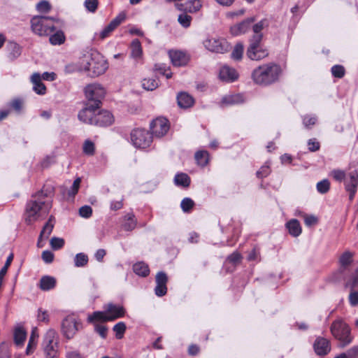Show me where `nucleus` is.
Returning a JSON list of instances; mask_svg holds the SVG:
<instances>
[{
	"label": "nucleus",
	"instance_id": "nucleus-1",
	"mask_svg": "<svg viewBox=\"0 0 358 358\" xmlns=\"http://www.w3.org/2000/svg\"><path fill=\"white\" fill-rule=\"evenodd\" d=\"M52 191V188H47L45 190L42 189L41 192L33 195L31 199L27 203L24 220L27 224H32L49 213L51 208V203L47 199V197L51 194Z\"/></svg>",
	"mask_w": 358,
	"mask_h": 358
},
{
	"label": "nucleus",
	"instance_id": "nucleus-2",
	"mask_svg": "<svg viewBox=\"0 0 358 358\" xmlns=\"http://www.w3.org/2000/svg\"><path fill=\"white\" fill-rule=\"evenodd\" d=\"M80 68L82 70L88 71L92 76L96 77L103 74L108 66L103 55L94 51L82 58Z\"/></svg>",
	"mask_w": 358,
	"mask_h": 358
},
{
	"label": "nucleus",
	"instance_id": "nucleus-3",
	"mask_svg": "<svg viewBox=\"0 0 358 358\" xmlns=\"http://www.w3.org/2000/svg\"><path fill=\"white\" fill-rule=\"evenodd\" d=\"M280 73L279 66L274 64L262 65L255 69L252 74L254 82L258 85H269L278 80Z\"/></svg>",
	"mask_w": 358,
	"mask_h": 358
},
{
	"label": "nucleus",
	"instance_id": "nucleus-4",
	"mask_svg": "<svg viewBox=\"0 0 358 358\" xmlns=\"http://www.w3.org/2000/svg\"><path fill=\"white\" fill-rule=\"evenodd\" d=\"M330 331L332 336L340 342L341 348L347 346L352 341L353 337L351 335V329L341 318H338L332 322Z\"/></svg>",
	"mask_w": 358,
	"mask_h": 358
},
{
	"label": "nucleus",
	"instance_id": "nucleus-5",
	"mask_svg": "<svg viewBox=\"0 0 358 358\" xmlns=\"http://www.w3.org/2000/svg\"><path fill=\"white\" fill-rule=\"evenodd\" d=\"M55 18L36 15L31 20V27L33 32L40 36H47L55 31Z\"/></svg>",
	"mask_w": 358,
	"mask_h": 358
},
{
	"label": "nucleus",
	"instance_id": "nucleus-6",
	"mask_svg": "<svg viewBox=\"0 0 358 358\" xmlns=\"http://www.w3.org/2000/svg\"><path fill=\"white\" fill-rule=\"evenodd\" d=\"M131 141L133 145L139 149H145L149 147L152 141V135L145 129H135L130 134Z\"/></svg>",
	"mask_w": 358,
	"mask_h": 358
},
{
	"label": "nucleus",
	"instance_id": "nucleus-7",
	"mask_svg": "<svg viewBox=\"0 0 358 358\" xmlns=\"http://www.w3.org/2000/svg\"><path fill=\"white\" fill-rule=\"evenodd\" d=\"M260 36H252L247 50V56L252 60H260L268 55L266 48L261 45Z\"/></svg>",
	"mask_w": 358,
	"mask_h": 358
},
{
	"label": "nucleus",
	"instance_id": "nucleus-8",
	"mask_svg": "<svg viewBox=\"0 0 358 358\" xmlns=\"http://www.w3.org/2000/svg\"><path fill=\"white\" fill-rule=\"evenodd\" d=\"M85 93L88 100L87 103H92L94 105L100 106L101 100L105 96L106 90L101 85L92 83L85 87Z\"/></svg>",
	"mask_w": 358,
	"mask_h": 358
},
{
	"label": "nucleus",
	"instance_id": "nucleus-9",
	"mask_svg": "<svg viewBox=\"0 0 358 358\" xmlns=\"http://www.w3.org/2000/svg\"><path fill=\"white\" fill-rule=\"evenodd\" d=\"M43 346L46 358H55L57 356V339L55 331L50 329L46 332Z\"/></svg>",
	"mask_w": 358,
	"mask_h": 358
},
{
	"label": "nucleus",
	"instance_id": "nucleus-10",
	"mask_svg": "<svg viewBox=\"0 0 358 358\" xmlns=\"http://www.w3.org/2000/svg\"><path fill=\"white\" fill-rule=\"evenodd\" d=\"M205 48L210 52L224 53L230 49L229 43L223 38H207L203 41Z\"/></svg>",
	"mask_w": 358,
	"mask_h": 358
},
{
	"label": "nucleus",
	"instance_id": "nucleus-11",
	"mask_svg": "<svg viewBox=\"0 0 358 358\" xmlns=\"http://www.w3.org/2000/svg\"><path fill=\"white\" fill-rule=\"evenodd\" d=\"M345 189L349 193L350 200L355 196L358 187V166L348 173V178L344 181Z\"/></svg>",
	"mask_w": 358,
	"mask_h": 358
},
{
	"label": "nucleus",
	"instance_id": "nucleus-12",
	"mask_svg": "<svg viewBox=\"0 0 358 358\" xmlns=\"http://www.w3.org/2000/svg\"><path fill=\"white\" fill-rule=\"evenodd\" d=\"M169 128V121L164 117L156 118L150 123L152 135L156 138H161L166 135Z\"/></svg>",
	"mask_w": 358,
	"mask_h": 358
},
{
	"label": "nucleus",
	"instance_id": "nucleus-13",
	"mask_svg": "<svg viewBox=\"0 0 358 358\" xmlns=\"http://www.w3.org/2000/svg\"><path fill=\"white\" fill-rule=\"evenodd\" d=\"M99 108L100 106L94 105L92 103H87L85 107L78 115L79 120L83 123L92 124Z\"/></svg>",
	"mask_w": 358,
	"mask_h": 358
},
{
	"label": "nucleus",
	"instance_id": "nucleus-14",
	"mask_svg": "<svg viewBox=\"0 0 358 358\" xmlns=\"http://www.w3.org/2000/svg\"><path fill=\"white\" fill-rule=\"evenodd\" d=\"M113 122L114 118L111 113L107 110L99 111V110L91 125L107 127L111 125Z\"/></svg>",
	"mask_w": 358,
	"mask_h": 358
},
{
	"label": "nucleus",
	"instance_id": "nucleus-15",
	"mask_svg": "<svg viewBox=\"0 0 358 358\" xmlns=\"http://www.w3.org/2000/svg\"><path fill=\"white\" fill-rule=\"evenodd\" d=\"M184 3H178L176 8L181 11L194 13L200 10L202 7L201 0H183Z\"/></svg>",
	"mask_w": 358,
	"mask_h": 358
},
{
	"label": "nucleus",
	"instance_id": "nucleus-16",
	"mask_svg": "<svg viewBox=\"0 0 358 358\" xmlns=\"http://www.w3.org/2000/svg\"><path fill=\"white\" fill-rule=\"evenodd\" d=\"M156 287L155 288V293L157 296H163L167 292L166 283L168 282V278L166 274L160 271L158 272L155 278Z\"/></svg>",
	"mask_w": 358,
	"mask_h": 358
},
{
	"label": "nucleus",
	"instance_id": "nucleus-17",
	"mask_svg": "<svg viewBox=\"0 0 358 358\" xmlns=\"http://www.w3.org/2000/svg\"><path fill=\"white\" fill-rule=\"evenodd\" d=\"M62 328L64 335L68 339L73 338L78 331L76 319L72 317L65 318L62 322Z\"/></svg>",
	"mask_w": 358,
	"mask_h": 358
},
{
	"label": "nucleus",
	"instance_id": "nucleus-18",
	"mask_svg": "<svg viewBox=\"0 0 358 358\" xmlns=\"http://www.w3.org/2000/svg\"><path fill=\"white\" fill-rule=\"evenodd\" d=\"M313 348L317 355L324 356L331 350L330 342L328 339L319 336L313 343Z\"/></svg>",
	"mask_w": 358,
	"mask_h": 358
},
{
	"label": "nucleus",
	"instance_id": "nucleus-19",
	"mask_svg": "<svg viewBox=\"0 0 358 358\" xmlns=\"http://www.w3.org/2000/svg\"><path fill=\"white\" fill-rule=\"evenodd\" d=\"M169 56L173 65L175 66H185L189 62V57L185 52L180 50H170Z\"/></svg>",
	"mask_w": 358,
	"mask_h": 358
},
{
	"label": "nucleus",
	"instance_id": "nucleus-20",
	"mask_svg": "<svg viewBox=\"0 0 358 358\" xmlns=\"http://www.w3.org/2000/svg\"><path fill=\"white\" fill-rule=\"evenodd\" d=\"M244 102L243 96L241 94H227L224 96L220 103L221 107H227Z\"/></svg>",
	"mask_w": 358,
	"mask_h": 358
},
{
	"label": "nucleus",
	"instance_id": "nucleus-21",
	"mask_svg": "<svg viewBox=\"0 0 358 358\" xmlns=\"http://www.w3.org/2000/svg\"><path fill=\"white\" fill-rule=\"evenodd\" d=\"M254 19L252 17L248 18L241 22L232 26L230 29L232 35L238 36L245 34L249 30L251 24L253 23Z\"/></svg>",
	"mask_w": 358,
	"mask_h": 358
},
{
	"label": "nucleus",
	"instance_id": "nucleus-22",
	"mask_svg": "<svg viewBox=\"0 0 358 358\" xmlns=\"http://www.w3.org/2000/svg\"><path fill=\"white\" fill-rule=\"evenodd\" d=\"M108 319L113 321L117 318L122 317L125 314L124 308L121 306L109 303L106 308Z\"/></svg>",
	"mask_w": 358,
	"mask_h": 358
},
{
	"label": "nucleus",
	"instance_id": "nucleus-23",
	"mask_svg": "<svg viewBox=\"0 0 358 358\" xmlns=\"http://www.w3.org/2000/svg\"><path fill=\"white\" fill-rule=\"evenodd\" d=\"M219 77L223 81L231 83L238 78V73L234 69L223 66L220 70Z\"/></svg>",
	"mask_w": 358,
	"mask_h": 358
},
{
	"label": "nucleus",
	"instance_id": "nucleus-24",
	"mask_svg": "<svg viewBox=\"0 0 358 358\" xmlns=\"http://www.w3.org/2000/svg\"><path fill=\"white\" fill-rule=\"evenodd\" d=\"M30 80L33 84V90L37 94L44 95L46 93V87L41 81V76L39 73H34Z\"/></svg>",
	"mask_w": 358,
	"mask_h": 358
},
{
	"label": "nucleus",
	"instance_id": "nucleus-25",
	"mask_svg": "<svg viewBox=\"0 0 358 358\" xmlns=\"http://www.w3.org/2000/svg\"><path fill=\"white\" fill-rule=\"evenodd\" d=\"M55 225V218L52 215H51L48 222L45 223V224L43 226L42 231H41L38 241V245L39 247H41V241L42 238H44L45 239L48 238L49 236L51 234L52 229L54 228Z\"/></svg>",
	"mask_w": 358,
	"mask_h": 358
},
{
	"label": "nucleus",
	"instance_id": "nucleus-26",
	"mask_svg": "<svg viewBox=\"0 0 358 358\" xmlns=\"http://www.w3.org/2000/svg\"><path fill=\"white\" fill-rule=\"evenodd\" d=\"M178 106L182 108H187L193 106L194 100L186 92H180L177 96Z\"/></svg>",
	"mask_w": 358,
	"mask_h": 358
},
{
	"label": "nucleus",
	"instance_id": "nucleus-27",
	"mask_svg": "<svg viewBox=\"0 0 358 358\" xmlns=\"http://www.w3.org/2000/svg\"><path fill=\"white\" fill-rule=\"evenodd\" d=\"M56 279L50 275L43 276L39 282V287L43 291H49L55 288Z\"/></svg>",
	"mask_w": 358,
	"mask_h": 358
},
{
	"label": "nucleus",
	"instance_id": "nucleus-28",
	"mask_svg": "<svg viewBox=\"0 0 358 358\" xmlns=\"http://www.w3.org/2000/svg\"><path fill=\"white\" fill-rule=\"evenodd\" d=\"M130 49L131 57L136 61H138L142 57L143 55L141 44L138 39H134L132 41Z\"/></svg>",
	"mask_w": 358,
	"mask_h": 358
},
{
	"label": "nucleus",
	"instance_id": "nucleus-29",
	"mask_svg": "<svg viewBox=\"0 0 358 358\" xmlns=\"http://www.w3.org/2000/svg\"><path fill=\"white\" fill-rule=\"evenodd\" d=\"M286 227L289 234L294 237H297L301 234V227L299 222L296 219H292L287 222Z\"/></svg>",
	"mask_w": 358,
	"mask_h": 358
},
{
	"label": "nucleus",
	"instance_id": "nucleus-30",
	"mask_svg": "<svg viewBox=\"0 0 358 358\" xmlns=\"http://www.w3.org/2000/svg\"><path fill=\"white\" fill-rule=\"evenodd\" d=\"M49 36V41L53 45H62L66 40L65 35L62 30H57L55 33L50 34Z\"/></svg>",
	"mask_w": 358,
	"mask_h": 358
},
{
	"label": "nucleus",
	"instance_id": "nucleus-31",
	"mask_svg": "<svg viewBox=\"0 0 358 358\" xmlns=\"http://www.w3.org/2000/svg\"><path fill=\"white\" fill-rule=\"evenodd\" d=\"M133 271L136 275L141 277H146L150 273L148 265L142 262L134 264Z\"/></svg>",
	"mask_w": 358,
	"mask_h": 358
},
{
	"label": "nucleus",
	"instance_id": "nucleus-32",
	"mask_svg": "<svg viewBox=\"0 0 358 358\" xmlns=\"http://www.w3.org/2000/svg\"><path fill=\"white\" fill-rule=\"evenodd\" d=\"M136 226V220L133 213H128L124 217V223L122 224V228L125 231H132Z\"/></svg>",
	"mask_w": 358,
	"mask_h": 358
},
{
	"label": "nucleus",
	"instance_id": "nucleus-33",
	"mask_svg": "<svg viewBox=\"0 0 358 358\" xmlns=\"http://www.w3.org/2000/svg\"><path fill=\"white\" fill-rule=\"evenodd\" d=\"M87 321L89 322L94 323L95 322H107L110 321L108 319V315L106 313V310L105 312L102 311H95L92 315H89L87 317Z\"/></svg>",
	"mask_w": 358,
	"mask_h": 358
},
{
	"label": "nucleus",
	"instance_id": "nucleus-34",
	"mask_svg": "<svg viewBox=\"0 0 358 358\" xmlns=\"http://www.w3.org/2000/svg\"><path fill=\"white\" fill-rule=\"evenodd\" d=\"M174 182L178 186L187 187L190 184V178L186 173H178L174 178Z\"/></svg>",
	"mask_w": 358,
	"mask_h": 358
},
{
	"label": "nucleus",
	"instance_id": "nucleus-35",
	"mask_svg": "<svg viewBox=\"0 0 358 358\" xmlns=\"http://www.w3.org/2000/svg\"><path fill=\"white\" fill-rule=\"evenodd\" d=\"M27 334L24 329L17 327L14 332V342L16 345L21 346L26 339Z\"/></svg>",
	"mask_w": 358,
	"mask_h": 358
},
{
	"label": "nucleus",
	"instance_id": "nucleus-36",
	"mask_svg": "<svg viewBox=\"0 0 358 358\" xmlns=\"http://www.w3.org/2000/svg\"><path fill=\"white\" fill-rule=\"evenodd\" d=\"M347 287H350V293L349 295V302L352 306L358 305V287H352V282L350 281L346 284Z\"/></svg>",
	"mask_w": 358,
	"mask_h": 358
},
{
	"label": "nucleus",
	"instance_id": "nucleus-37",
	"mask_svg": "<svg viewBox=\"0 0 358 358\" xmlns=\"http://www.w3.org/2000/svg\"><path fill=\"white\" fill-rule=\"evenodd\" d=\"M126 15L124 13H120L115 18H114L107 26V29L112 32L117 28L122 22L124 21Z\"/></svg>",
	"mask_w": 358,
	"mask_h": 358
},
{
	"label": "nucleus",
	"instance_id": "nucleus-38",
	"mask_svg": "<svg viewBox=\"0 0 358 358\" xmlns=\"http://www.w3.org/2000/svg\"><path fill=\"white\" fill-rule=\"evenodd\" d=\"M195 159L199 165L201 166H206L208 162V152L203 150L196 152Z\"/></svg>",
	"mask_w": 358,
	"mask_h": 358
},
{
	"label": "nucleus",
	"instance_id": "nucleus-39",
	"mask_svg": "<svg viewBox=\"0 0 358 358\" xmlns=\"http://www.w3.org/2000/svg\"><path fill=\"white\" fill-rule=\"evenodd\" d=\"M158 85V81L155 78H145L142 80V87L148 91L155 90Z\"/></svg>",
	"mask_w": 358,
	"mask_h": 358
},
{
	"label": "nucleus",
	"instance_id": "nucleus-40",
	"mask_svg": "<svg viewBox=\"0 0 358 358\" xmlns=\"http://www.w3.org/2000/svg\"><path fill=\"white\" fill-rule=\"evenodd\" d=\"M330 176L338 182L345 181L348 177V173L341 169H334L331 171Z\"/></svg>",
	"mask_w": 358,
	"mask_h": 358
},
{
	"label": "nucleus",
	"instance_id": "nucleus-41",
	"mask_svg": "<svg viewBox=\"0 0 358 358\" xmlns=\"http://www.w3.org/2000/svg\"><path fill=\"white\" fill-rule=\"evenodd\" d=\"M88 262V257L85 254L80 252L74 257V264L76 267H83Z\"/></svg>",
	"mask_w": 358,
	"mask_h": 358
},
{
	"label": "nucleus",
	"instance_id": "nucleus-42",
	"mask_svg": "<svg viewBox=\"0 0 358 358\" xmlns=\"http://www.w3.org/2000/svg\"><path fill=\"white\" fill-rule=\"evenodd\" d=\"M117 339H121L126 331V324L123 322L117 323L113 328Z\"/></svg>",
	"mask_w": 358,
	"mask_h": 358
},
{
	"label": "nucleus",
	"instance_id": "nucleus-43",
	"mask_svg": "<svg viewBox=\"0 0 358 358\" xmlns=\"http://www.w3.org/2000/svg\"><path fill=\"white\" fill-rule=\"evenodd\" d=\"M266 25V21L265 20H262L259 21V22L256 23L252 26V31L254 32V34L252 36H260V41L262 40V31L264 29V27Z\"/></svg>",
	"mask_w": 358,
	"mask_h": 358
},
{
	"label": "nucleus",
	"instance_id": "nucleus-44",
	"mask_svg": "<svg viewBox=\"0 0 358 358\" xmlns=\"http://www.w3.org/2000/svg\"><path fill=\"white\" fill-rule=\"evenodd\" d=\"M83 152L87 155H93L95 151L94 143L89 139L85 141L83 146Z\"/></svg>",
	"mask_w": 358,
	"mask_h": 358
},
{
	"label": "nucleus",
	"instance_id": "nucleus-45",
	"mask_svg": "<svg viewBox=\"0 0 358 358\" xmlns=\"http://www.w3.org/2000/svg\"><path fill=\"white\" fill-rule=\"evenodd\" d=\"M352 254L349 251H346L344 253H343L339 259V262L341 265L343 267L349 266L352 263Z\"/></svg>",
	"mask_w": 358,
	"mask_h": 358
},
{
	"label": "nucleus",
	"instance_id": "nucleus-46",
	"mask_svg": "<svg viewBox=\"0 0 358 358\" xmlns=\"http://www.w3.org/2000/svg\"><path fill=\"white\" fill-rule=\"evenodd\" d=\"M317 120V118L316 115H306L302 117L303 124L307 129H310L311 127L314 126Z\"/></svg>",
	"mask_w": 358,
	"mask_h": 358
},
{
	"label": "nucleus",
	"instance_id": "nucleus-47",
	"mask_svg": "<svg viewBox=\"0 0 358 358\" xmlns=\"http://www.w3.org/2000/svg\"><path fill=\"white\" fill-rule=\"evenodd\" d=\"M192 18L190 15H188L187 13L184 12L178 15V22L185 28H187L190 26Z\"/></svg>",
	"mask_w": 358,
	"mask_h": 358
},
{
	"label": "nucleus",
	"instance_id": "nucleus-48",
	"mask_svg": "<svg viewBox=\"0 0 358 358\" xmlns=\"http://www.w3.org/2000/svg\"><path fill=\"white\" fill-rule=\"evenodd\" d=\"M317 190L320 194L327 193L330 188V182L327 179H324L317 183Z\"/></svg>",
	"mask_w": 358,
	"mask_h": 358
},
{
	"label": "nucleus",
	"instance_id": "nucleus-49",
	"mask_svg": "<svg viewBox=\"0 0 358 358\" xmlns=\"http://www.w3.org/2000/svg\"><path fill=\"white\" fill-rule=\"evenodd\" d=\"M331 73L334 77L337 78H342L345 73V68L342 65H334L331 69Z\"/></svg>",
	"mask_w": 358,
	"mask_h": 358
},
{
	"label": "nucleus",
	"instance_id": "nucleus-50",
	"mask_svg": "<svg viewBox=\"0 0 358 358\" xmlns=\"http://www.w3.org/2000/svg\"><path fill=\"white\" fill-rule=\"evenodd\" d=\"M194 205V201L188 197L183 199L180 203V207L183 212L188 213Z\"/></svg>",
	"mask_w": 358,
	"mask_h": 358
},
{
	"label": "nucleus",
	"instance_id": "nucleus-51",
	"mask_svg": "<svg viewBox=\"0 0 358 358\" xmlns=\"http://www.w3.org/2000/svg\"><path fill=\"white\" fill-rule=\"evenodd\" d=\"M243 52V45L241 43H238L235 45L231 52V58L236 60H239L242 58Z\"/></svg>",
	"mask_w": 358,
	"mask_h": 358
},
{
	"label": "nucleus",
	"instance_id": "nucleus-52",
	"mask_svg": "<svg viewBox=\"0 0 358 358\" xmlns=\"http://www.w3.org/2000/svg\"><path fill=\"white\" fill-rule=\"evenodd\" d=\"M50 243L51 248L53 250H57L61 249L64 246V240L62 238L52 237L50 239Z\"/></svg>",
	"mask_w": 358,
	"mask_h": 358
},
{
	"label": "nucleus",
	"instance_id": "nucleus-53",
	"mask_svg": "<svg viewBox=\"0 0 358 358\" xmlns=\"http://www.w3.org/2000/svg\"><path fill=\"white\" fill-rule=\"evenodd\" d=\"M51 9V6L48 1H41L36 4V10L39 13H48Z\"/></svg>",
	"mask_w": 358,
	"mask_h": 358
},
{
	"label": "nucleus",
	"instance_id": "nucleus-54",
	"mask_svg": "<svg viewBox=\"0 0 358 358\" xmlns=\"http://www.w3.org/2000/svg\"><path fill=\"white\" fill-rule=\"evenodd\" d=\"M81 182V178H77L73 182L72 186L68 192V194L70 196H74L78 192Z\"/></svg>",
	"mask_w": 358,
	"mask_h": 358
},
{
	"label": "nucleus",
	"instance_id": "nucleus-55",
	"mask_svg": "<svg viewBox=\"0 0 358 358\" xmlns=\"http://www.w3.org/2000/svg\"><path fill=\"white\" fill-rule=\"evenodd\" d=\"M94 331L102 338H106L108 334V328L102 324H94Z\"/></svg>",
	"mask_w": 358,
	"mask_h": 358
},
{
	"label": "nucleus",
	"instance_id": "nucleus-56",
	"mask_svg": "<svg viewBox=\"0 0 358 358\" xmlns=\"http://www.w3.org/2000/svg\"><path fill=\"white\" fill-rule=\"evenodd\" d=\"M38 337V335L35 334V332L33 331L29 340V343L27 347V354L29 355L31 352V349L34 348L36 346V338Z\"/></svg>",
	"mask_w": 358,
	"mask_h": 358
},
{
	"label": "nucleus",
	"instance_id": "nucleus-57",
	"mask_svg": "<svg viewBox=\"0 0 358 358\" xmlns=\"http://www.w3.org/2000/svg\"><path fill=\"white\" fill-rule=\"evenodd\" d=\"M13 258V255H10V256H8L6 259V262L5 263V265L0 270V281L1 282L3 279V278L4 277V275L6 274L8 268L10 265Z\"/></svg>",
	"mask_w": 358,
	"mask_h": 358
},
{
	"label": "nucleus",
	"instance_id": "nucleus-58",
	"mask_svg": "<svg viewBox=\"0 0 358 358\" xmlns=\"http://www.w3.org/2000/svg\"><path fill=\"white\" fill-rule=\"evenodd\" d=\"M241 255L238 252H234L227 257V261L236 265L241 262Z\"/></svg>",
	"mask_w": 358,
	"mask_h": 358
},
{
	"label": "nucleus",
	"instance_id": "nucleus-59",
	"mask_svg": "<svg viewBox=\"0 0 358 358\" xmlns=\"http://www.w3.org/2000/svg\"><path fill=\"white\" fill-rule=\"evenodd\" d=\"M10 48L11 50L10 55L13 56V58H17L21 54V48L16 43H12L10 45Z\"/></svg>",
	"mask_w": 358,
	"mask_h": 358
},
{
	"label": "nucleus",
	"instance_id": "nucleus-60",
	"mask_svg": "<svg viewBox=\"0 0 358 358\" xmlns=\"http://www.w3.org/2000/svg\"><path fill=\"white\" fill-rule=\"evenodd\" d=\"M303 217L304 218L305 224L308 227L315 225L317 222V218L314 215H308L306 214H303Z\"/></svg>",
	"mask_w": 358,
	"mask_h": 358
},
{
	"label": "nucleus",
	"instance_id": "nucleus-61",
	"mask_svg": "<svg viewBox=\"0 0 358 358\" xmlns=\"http://www.w3.org/2000/svg\"><path fill=\"white\" fill-rule=\"evenodd\" d=\"M92 213V208L89 206H82L79 210V214L81 217L88 218Z\"/></svg>",
	"mask_w": 358,
	"mask_h": 358
},
{
	"label": "nucleus",
	"instance_id": "nucleus-62",
	"mask_svg": "<svg viewBox=\"0 0 358 358\" xmlns=\"http://www.w3.org/2000/svg\"><path fill=\"white\" fill-rule=\"evenodd\" d=\"M85 6L89 11L94 12L97 8L98 1H96V0H85Z\"/></svg>",
	"mask_w": 358,
	"mask_h": 358
},
{
	"label": "nucleus",
	"instance_id": "nucleus-63",
	"mask_svg": "<svg viewBox=\"0 0 358 358\" xmlns=\"http://www.w3.org/2000/svg\"><path fill=\"white\" fill-rule=\"evenodd\" d=\"M38 320L39 322H48L49 321V315L48 312L42 308H39L38 310Z\"/></svg>",
	"mask_w": 358,
	"mask_h": 358
},
{
	"label": "nucleus",
	"instance_id": "nucleus-64",
	"mask_svg": "<svg viewBox=\"0 0 358 358\" xmlns=\"http://www.w3.org/2000/svg\"><path fill=\"white\" fill-rule=\"evenodd\" d=\"M308 147L310 152H315L320 149V143L315 138H311L308 141Z\"/></svg>",
	"mask_w": 358,
	"mask_h": 358
}]
</instances>
